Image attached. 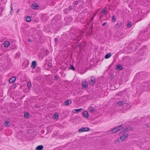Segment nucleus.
<instances>
[{"instance_id": "1", "label": "nucleus", "mask_w": 150, "mask_h": 150, "mask_svg": "<svg viewBox=\"0 0 150 150\" xmlns=\"http://www.w3.org/2000/svg\"><path fill=\"white\" fill-rule=\"evenodd\" d=\"M90 129L87 127H83L80 128L78 130V132L79 133H81L84 132H86L89 131Z\"/></svg>"}, {"instance_id": "2", "label": "nucleus", "mask_w": 150, "mask_h": 150, "mask_svg": "<svg viewBox=\"0 0 150 150\" xmlns=\"http://www.w3.org/2000/svg\"><path fill=\"white\" fill-rule=\"evenodd\" d=\"M116 126L114 127V128L112 129L111 130L107 131V134H110L112 133H115L118 131H117V129Z\"/></svg>"}, {"instance_id": "3", "label": "nucleus", "mask_w": 150, "mask_h": 150, "mask_svg": "<svg viewBox=\"0 0 150 150\" xmlns=\"http://www.w3.org/2000/svg\"><path fill=\"white\" fill-rule=\"evenodd\" d=\"M123 141V139H122V137H120L118 138L117 140L114 141V144H116L117 143L122 142Z\"/></svg>"}, {"instance_id": "4", "label": "nucleus", "mask_w": 150, "mask_h": 150, "mask_svg": "<svg viewBox=\"0 0 150 150\" xmlns=\"http://www.w3.org/2000/svg\"><path fill=\"white\" fill-rule=\"evenodd\" d=\"M96 82V79L95 77L92 76L91 79L90 85L92 86Z\"/></svg>"}, {"instance_id": "5", "label": "nucleus", "mask_w": 150, "mask_h": 150, "mask_svg": "<svg viewBox=\"0 0 150 150\" xmlns=\"http://www.w3.org/2000/svg\"><path fill=\"white\" fill-rule=\"evenodd\" d=\"M82 116L84 118L88 117V112L87 111H84L83 112Z\"/></svg>"}, {"instance_id": "6", "label": "nucleus", "mask_w": 150, "mask_h": 150, "mask_svg": "<svg viewBox=\"0 0 150 150\" xmlns=\"http://www.w3.org/2000/svg\"><path fill=\"white\" fill-rule=\"evenodd\" d=\"M129 136V134L128 133H125L123 135L121 136L122 139H123V141L127 139Z\"/></svg>"}, {"instance_id": "7", "label": "nucleus", "mask_w": 150, "mask_h": 150, "mask_svg": "<svg viewBox=\"0 0 150 150\" xmlns=\"http://www.w3.org/2000/svg\"><path fill=\"white\" fill-rule=\"evenodd\" d=\"M37 65V63L35 61H33L32 62L31 67L33 69H35Z\"/></svg>"}, {"instance_id": "8", "label": "nucleus", "mask_w": 150, "mask_h": 150, "mask_svg": "<svg viewBox=\"0 0 150 150\" xmlns=\"http://www.w3.org/2000/svg\"><path fill=\"white\" fill-rule=\"evenodd\" d=\"M16 76H14L11 77L9 80V82L10 83H13L16 81Z\"/></svg>"}, {"instance_id": "9", "label": "nucleus", "mask_w": 150, "mask_h": 150, "mask_svg": "<svg viewBox=\"0 0 150 150\" xmlns=\"http://www.w3.org/2000/svg\"><path fill=\"white\" fill-rule=\"evenodd\" d=\"M61 15L60 14H58L56 15L55 17V20L57 21H60L61 20Z\"/></svg>"}, {"instance_id": "10", "label": "nucleus", "mask_w": 150, "mask_h": 150, "mask_svg": "<svg viewBox=\"0 0 150 150\" xmlns=\"http://www.w3.org/2000/svg\"><path fill=\"white\" fill-rule=\"evenodd\" d=\"M82 86L84 89H85L88 87V83L86 81L82 82Z\"/></svg>"}, {"instance_id": "11", "label": "nucleus", "mask_w": 150, "mask_h": 150, "mask_svg": "<svg viewBox=\"0 0 150 150\" xmlns=\"http://www.w3.org/2000/svg\"><path fill=\"white\" fill-rule=\"evenodd\" d=\"M31 7L33 9H38L39 8V6L38 4H33L31 6Z\"/></svg>"}, {"instance_id": "12", "label": "nucleus", "mask_w": 150, "mask_h": 150, "mask_svg": "<svg viewBox=\"0 0 150 150\" xmlns=\"http://www.w3.org/2000/svg\"><path fill=\"white\" fill-rule=\"evenodd\" d=\"M71 101L70 99H68L66 100L64 102L65 105L67 106L71 103Z\"/></svg>"}, {"instance_id": "13", "label": "nucleus", "mask_w": 150, "mask_h": 150, "mask_svg": "<svg viewBox=\"0 0 150 150\" xmlns=\"http://www.w3.org/2000/svg\"><path fill=\"white\" fill-rule=\"evenodd\" d=\"M116 68L117 70H122L123 69L122 66L121 64H118L116 65Z\"/></svg>"}, {"instance_id": "14", "label": "nucleus", "mask_w": 150, "mask_h": 150, "mask_svg": "<svg viewBox=\"0 0 150 150\" xmlns=\"http://www.w3.org/2000/svg\"><path fill=\"white\" fill-rule=\"evenodd\" d=\"M124 131L125 132L127 131H130L132 130V128L130 127H126L123 129Z\"/></svg>"}, {"instance_id": "15", "label": "nucleus", "mask_w": 150, "mask_h": 150, "mask_svg": "<svg viewBox=\"0 0 150 150\" xmlns=\"http://www.w3.org/2000/svg\"><path fill=\"white\" fill-rule=\"evenodd\" d=\"M43 148V146L42 145H39L35 148L36 150H42Z\"/></svg>"}, {"instance_id": "16", "label": "nucleus", "mask_w": 150, "mask_h": 150, "mask_svg": "<svg viewBox=\"0 0 150 150\" xmlns=\"http://www.w3.org/2000/svg\"><path fill=\"white\" fill-rule=\"evenodd\" d=\"M123 127H124L122 125H120L116 126L117 131H118L122 129L123 128Z\"/></svg>"}, {"instance_id": "17", "label": "nucleus", "mask_w": 150, "mask_h": 150, "mask_svg": "<svg viewBox=\"0 0 150 150\" xmlns=\"http://www.w3.org/2000/svg\"><path fill=\"white\" fill-rule=\"evenodd\" d=\"M10 43L8 41H6L4 44V46L5 47H8L10 45Z\"/></svg>"}, {"instance_id": "18", "label": "nucleus", "mask_w": 150, "mask_h": 150, "mask_svg": "<svg viewBox=\"0 0 150 150\" xmlns=\"http://www.w3.org/2000/svg\"><path fill=\"white\" fill-rule=\"evenodd\" d=\"M31 18L29 16H26V21L28 22H29L31 21Z\"/></svg>"}, {"instance_id": "19", "label": "nucleus", "mask_w": 150, "mask_h": 150, "mask_svg": "<svg viewBox=\"0 0 150 150\" xmlns=\"http://www.w3.org/2000/svg\"><path fill=\"white\" fill-rule=\"evenodd\" d=\"M117 104L119 105H122L124 104L127 105L125 104V103L124 101H119L117 103Z\"/></svg>"}, {"instance_id": "20", "label": "nucleus", "mask_w": 150, "mask_h": 150, "mask_svg": "<svg viewBox=\"0 0 150 150\" xmlns=\"http://www.w3.org/2000/svg\"><path fill=\"white\" fill-rule=\"evenodd\" d=\"M52 117L54 119H57L58 117L59 114L58 113H56L53 115Z\"/></svg>"}, {"instance_id": "21", "label": "nucleus", "mask_w": 150, "mask_h": 150, "mask_svg": "<svg viewBox=\"0 0 150 150\" xmlns=\"http://www.w3.org/2000/svg\"><path fill=\"white\" fill-rule=\"evenodd\" d=\"M111 55V53H109L108 54H107L105 56V59H108L110 58Z\"/></svg>"}, {"instance_id": "22", "label": "nucleus", "mask_w": 150, "mask_h": 150, "mask_svg": "<svg viewBox=\"0 0 150 150\" xmlns=\"http://www.w3.org/2000/svg\"><path fill=\"white\" fill-rule=\"evenodd\" d=\"M69 69H71L74 71H75V69L73 64L71 65L69 67Z\"/></svg>"}, {"instance_id": "23", "label": "nucleus", "mask_w": 150, "mask_h": 150, "mask_svg": "<svg viewBox=\"0 0 150 150\" xmlns=\"http://www.w3.org/2000/svg\"><path fill=\"white\" fill-rule=\"evenodd\" d=\"M93 22L92 23V25L91 26V27L90 28V29L89 30L88 32H89V33L90 35H92V33L91 32V31L90 32V30H91V29H92L93 28Z\"/></svg>"}, {"instance_id": "24", "label": "nucleus", "mask_w": 150, "mask_h": 150, "mask_svg": "<svg viewBox=\"0 0 150 150\" xmlns=\"http://www.w3.org/2000/svg\"><path fill=\"white\" fill-rule=\"evenodd\" d=\"M24 116L26 118H29V114L28 112H25L24 115Z\"/></svg>"}, {"instance_id": "25", "label": "nucleus", "mask_w": 150, "mask_h": 150, "mask_svg": "<svg viewBox=\"0 0 150 150\" xmlns=\"http://www.w3.org/2000/svg\"><path fill=\"white\" fill-rule=\"evenodd\" d=\"M4 125L6 127H8L10 126V123H9V122L7 121L5 122L4 123Z\"/></svg>"}, {"instance_id": "26", "label": "nucleus", "mask_w": 150, "mask_h": 150, "mask_svg": "<svg viewBox=\"0 0 150 150\" xmlns=\"http://www.w3.org/2000/svg\"><path fill=\"white\" fill-rule=\"evenodd\" d=\"M127 27L128 28H129L132 25V22L130 21H129L127 22Z\"/></svg>"}, {"instance_id": "27", "label": "nucleus", "mask_w": 150, "mask_h": 150, "mask_svg": "<svg viewBox=\"0 0 150 150\" xmlns=\"http://www.w3.org/2000/svg\"><path fill=\"white\" fill-rule=\"evenodd\" d=\"M27 86L28 87V89L30 90L31 87V84L30 82H28V83Z\"/></svg>"}, {"instance_id": "28", "label": "nucleus", "mask_w": 150, "mask_h": 150, "mask_svg": "<svg viewBox=\"0 0 150 150\" xmlns=\"http://www.w3.org/2000/svg\"><path fill=\"white\" fill-rule=\"evenodd\" d=\"M36 72L38 73H40L41 72L40 68L39 67H37L36 69Z\"/></svg>"}, {"instance_id": "29", "label": "nucleus", "mask_w": 150, "mask_h": 150, "mask_svg": "<svg viewBox=\"0 0 150 150\" xmlns=\"http://www.w3.org/2000/svg\"><path fill=\"white\" fill-rule=\"evenodd\" d=\"M121 25V23L120 22L118 23L117 24H116L115 25V28H118Z\"/></svg>"}, {"instance_id": "30", "label": "nucleus", "mask_w": 150, "mask_h": 150, "mask_svg": "<svg viewBox=\"0 0 150 150\" xmlns=\"http://www.w3.org/2000/svg\"><path fill=\"white\" fill-rule=\"evenodd\" d=\"M94 110V109L93 107L91 106L90 107L89 111L91 112H93Z\"/></svg>"}, {"instance_id": "31", "label": "nucleus", "mask_w": 150, "mask_h": 150, "mask_svg": "<svg viewBox=\"0 0 150 150\" xmlns=\"http://www.w3.org/2000/svg\"><path fill=\"white\" fill-rule=\"evenodd\" d=\"M125 132L124 131V130L122 129V130L119 134V135L120 136L122 135H123L125 133Z\"/></svg>"}, {"instance_id": "32", "label": "nucleus", "mask_w": 150, "mask_h": 150, "mask_svg": "<svg viewBox=\"0 0 150 150\" xmlns=\"http://www.w3.org/2000/svg\"><path fill=\"white\" fill-rule=\"evenodd\" d=\"M116 21V18H115V16L114 15L112 16V22H115Z\"/></svg>"}, {"instance_id": "33", "label": "nucleus", "mask_w": 150, "mask_h": 150, "mask_svg": "<svg viewBox=\"0 0 150 150\" xmlns=\"http://www.w3.org/2000/svg\"><path fill=\"white\" fill-rule=\"evenodd\" d=\"M82 108H79L78 109H75L74 110L77 113L80 112L81 110L82 109Z\"/></svg>"}, {"instance_id": "34", "label": "nucleus", "mask_w": 150, "mask_h": 150, "mask_svg": "<svg viewBox=\"0 0 150 150\" xmlns=\"http://www.w3.org/2000/svg\"><path fill=\"white\" fill-rule=\"evenodd\" d=\"M78 47H79V49L81 50L82 49L81 44V43H79V44Z\"/></svg>"}, {"instance_id": "35", "label": "nucleus", "mask_w": 150, "mask_h": 150, "mask_svg": "<svg viewBox=\"0 0 150 150\" xmlns=\"http://www.w3.org/2000/svg\"><path fill=\"white\" fill-rule=\"evenodd\" d=\"M57 75H58L57 74H56V76H55L54 77V78L55 79H53L54 80H58V78H59V77L57 76Z\"/></svg>"}, {"instance_id": "36", "label": "nucleus", "mask_w": 150, "mask_h": 150, "mask_svg": "<svg viewBox=\"0 0 150 150\" xmlns=\"http://www.w3.org/2000/svg\"><path fill=\"white\" fill-rule=\"evenodd\" d=\"M107 22L104 23L102 24V26H104L107 24Z\"/></svg>"}, {"instance_id": "37", "label": "nucleus", "mask_w": 150, "mask_h": 150, "mask_svg": "<svg viewBox=\"0 0 150 150\" xmlns=\"http://www.w3.org/2000/svg\"><path fill=\"white\" fill-rule=\"evenodd\" d=\"M147 37L148 38H150V33L147 35Z\"/></svg>"}, {"instance_id": "38", "label": "nucleus", "mask_w": 150, "mask_h": 150, "mask_svg": "<svg viewBox=\"0 0 150 150\" xmlns=\"http://www.w3.org/2000/svg\"><path fill=\"white\" fill-rule=\"evenodd\" d=\"M94 16H95V15H94L93 17L91 18V19L90 20V22H91L93 20Z\"/></svg>"}, {"instance_id": "39", "label": "nucleus", "mask_w": 150, "mask_h": 150, "mask_svg": "<svg viewBox=\"0 0 150 150\" xmlns=\"http://www.w3.org/2000/svg\"><path fill=\"white\" fill-rule=\"evenodd\" d=\"M105 12H106V10H103L102 11V12L104 13H105Z\"/></svg>"}, {"instance_id": "40", "label": "nucleus", "mask_w": 150, "mask_h": 150, "mask_svg": "<svg viewBox=\"0 0 150 150\" xmlns=\"http://www.w3.org/2000/svg\"><path fill=\"white\" fill-rule=\"evenodd\" d=\"M11 11H10V12H12V11H13V7L12 6H11Z\"/></svg>"}, {"instance_id": "41", "label": "nucleus", "mask_w": 150, "mask_h": 150, "mask_svg": "<svg viewBox=\"0 0 150 150\" xmlns=\"http://www.w3.org/2000/svg\"><path fill=\"white\" fill-rule=\"evenodd\" d=\"M58 41V38H56L55 39V42H56Z\"/></svg>"}, {"instance_id": "42", "label": "nucleus", "mask_w": 150, "mask_h": 150, "mask_svg": "<svg viewBox=\"0 0 150 150\" xmlns=\"http://www.w3.org/2000/svg\"><path fill=\"white\" fill-rule=\"evenodd\" d=\"M78 2L77 1H75V4L76 5H77L78 4Z\"/></svg>"}, {"instance_id": "43", "label": "nucleus", "mask_w": 150, "mask_h": 150, "mask_svg": "<svg viewBox=\"0 0 150 150\" xmlns=\"http://www.w3.org/2000/svg\"><path fill=\"white\" fill-rule=\"evenodd\" d=\"M28 41L30 42H31L32 41L30 39H28Z\"/></svg>"}, {"instance_id": "44", "label": "nucleus", "mask_w": 150, "mask_h": 150, "mask_svg": "<svg viewBox=\"0 0 150 150\" xmlns=\"http://www.w3.org/2000/svg\"><path fill=\"white\" fill-rule=\"evenodd\" d=\"M112 64L110 65L109 66L108 69H110L112 66Z\"/></svg>"}, {"instance_id": "45", "label": "nucleus", "mask_w": 150, "mask_h": 150, "mask_svg": "<svg viewBox=\"0 0 150 150\" xmlns=\"http://www.w3.org/2000/svg\"><path fill=\"white\" fill-rule=\"evenodd\" d=\"M69 8L70 10H71L72 9V7L71 6H69Z\"/></svg>"}, {"instance_id": "46", "label": "nucleus", "mask_w": 150, "mask_h": 150, "mask_svg": "<svg viewBox=\"0 0 150 150\" xmlns=\"http://www.w3.org/2000/svg\"><path fill=\"white\" fill-rule=\"evenodd\" d=\"M48 65L49 66H50V67H51L52 65V64L51 63H49L48 64Z\"/></svg>"}, {"instance_id": "47", "label": "nucleus", "mask_w": 150, "mask_h": 150, "mask_svg": "<svg viewBox=\"0 0 150 150\" xmlns=\"http://www.w3.org/2000/svg\"><path fill=\"white\" fill-rule=\"evenodd\" d=\"M2 10H1V12H0V16H1L2 15Z\"/></svg>"}, {"instance_id": "48", "label": "nucleus", "mask_w": 150, "mask_h": 150, "mask_svg": "<svg viewBox=\"0 0 150 150\" xmlns=\"http://www.w3.org/2000/svg\"><path fill=\"white\" fill-rule=\"evenodd\" d=\"M19 9L17 11L16 13H18L19 12Z\"/></svg>"}, {"instance_id": "49", "label": "nucleus", "mask_w": 150, "mask_h": 150, "mask_svg": "<svg viewBox=\"0 0 150 150\" xmlns=\"http://www.w3.org/2000/svg\"><path fill=\"white\" fill-rule=\"evenodd\" d=\"M66 69V67H64V70H65Z\"/></svg>"}, {"instance_id": "50", "label": "nucleus", "mask_w": 150, "mask_h": 150, "mask_svg": "<svg viewBox=\"0 0 150 150\" xmlns=\"http://www.w3.org/2000/svg\"><path fill=\"white\" fill-rule=\"evenodd\" d=\"M76 98H77V99L79 98V99H80V98L79 97H78Z\"/></svg>"}, {"instance_id": "51", "label": "nucleus", "mask_w": 150, "mask_h": 150, "mask_svg": "<svg viewBox=\"0 0 150 150\" xmlns=\"http://www.w3.org/2000/svg\"><path fill=\"white\" fill-rule=\"evenodd\" d=\"M3 96H1V94H0V97H2Z\"/></svg>"}, {"instance_id": "52", "label": "nucleus", "mask_w": 150, "mask_h": 150, "mask_svg": "<svg viewBox=\"0 0 150 150\" xmlns=\"http://www.w3.org/2000/svg\"><path fill=\"white\" fill-rule=\"evenodd\" d=\"M14 86V87H16V86L15 85V84H13V86Z\"/></svg>"}, {"instance_id": "53", "label": "nucleus", "mask_w": 150, "mask_h": 150, "mask_svg": "<svg viewBox=\"0 0 150 150\" xmlns=\"http://www.w3.org/2000/svg\"><path fill=\"white\" fill-rule=\"evenodd\" d=\"M85 96H83L82 97V98H83Z\"/></svg>"}, {"instance_id": "54", "label": "nucleus", "mask_w": 150, "mask_h": 150, "mask_svg": "<svg viewBox=\"0 0 150 150\" xmlns=\"http://www.w3.org/2000/svg\"><path fill=\"white\" fill-rule=\"evenodd\" d=\"M112 77H113V76H112V77H111V79H112Z\"/></svg>"}, {"instance_id": "55", "label": "nucleus", "mask_w": 150, "mask_h": 150, "mask_svg": "<svg viewBox=\"0 0 150 150\" xmlns=\"http://www.w3.org/2000/svg\"><path fill=\"white\" fill-rule=\"evenodd\" d=\"M112 77H113V76H112V77H111V79H112Z\"/></svg>"}, {"instance_id": "56", "label": "nucleus", "mask_w": 150, "mask_h": 150, "mask_svg": "<svg viewBox=\"0 0 150 150\" xmlns=\"http://www.w3.org/2000/svg\"><path fill=\"white\" fill-rule=\"evenodd\" d=\"M112 77H113V76H112V77H111V79H112Z\"/></svg>"}, {"instance_id": "57", "label": "nucleus", "mask_w": 150, "mask_h": 150, "mask_svg": "<svg viewBox=\"0 0 150 150\" xmlns=\"http://www.w3.org/2000/svg\"><path fill=\"white\" fill-rule=\"evenodd\" d=\"M110 0H108V1H109Z\"/></svg>"}, {"instance_id": "58", "label": "nucleus", "mask_w": 150, "mask_h": 150, "mask_svg": "<svg viewBox=\"0 0 150 150\" xmlns=\"http://www.w3.org/2000/svg\"><path fill=\"white\" fill-rule=\"evenodd\" d=\"M150 6V4H149Z\"/></svg>"}]
</instances>
